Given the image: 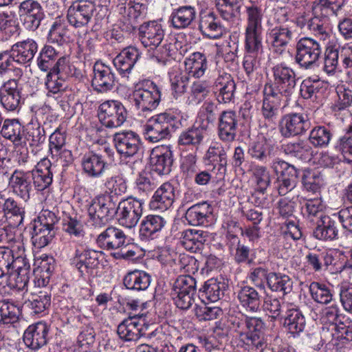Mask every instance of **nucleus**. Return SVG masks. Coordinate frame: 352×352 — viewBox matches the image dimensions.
Masks as SVG:
<instances>
[{
	"label": "nucleus",
	"instance_id": "4468645a",
	"mask_svg": "<svg viewBox=\"0 0 352 352\" xmlns=\"http://www.w3.org/2000/svg\"><path fill=\"white\" fill-rule=\"evenodd\" d=\"M76 68L69 60V58L63 56L52 72H49L45 80V86L49 92L57 94L65 89L64 78L73 76Z\"/></svg>",
	"mask_w": 352,
	"mask_h": 352
},
{
	"label": "nucleus",
	"instance_id": "49530a36",
	"mask_svg": "<svg viewBox=\"0 0 352 352\" xmlns=\"http://www.w3.org/2000/svg\"><path fill=\"white\" fill-rule=\"evenodd\" d=\"M206 232L195 229H188L182 232L181 243L182 246L191 252H197L202 250L206 241Z\"/></svg>",
	"mask_w": 352,
	"mask_h": 352
},
{
	"label": "nucleus",
	"instance_id": "13d9d810",
	"mask_svg": "<svg viewBox=\"0 0 352 352\" xmlns=\"http://www.w3.org/2000/svg\"><path fill=\"white\" fill-rule=\"evenodd\" d=\"M51 304V295L47 292L41 291L33 294L24 302L25 308L30 310V314H45Z\"/></svg>",
	"mask_w": 352,
	"mask_h": 352
},
{
	"label": "nucleus",
	"instance_id": "f257e3e1",
	"mask_svg": "<svg viewBox=\"0 0 352 352\" xmlns=\"http://www.w3.org/2000/svg\"><path fill=\"white\" fill-rule=\"evenodd\" d=\"M345 5V0H316L312 6V16L307 28L324 40L328 36L326 25L331 16H338Z\"/></svg>",
	"mask_w": 352,
	"mask_h": 352
},
{
	"label": "nucleus",
	"instance_id": "f03ea898",
	"mask_svg": "<svg viewBox=\"0 0 352 352\" xmlns=\"http://www.w3.org/2000/svg\"><path fill=\"white\" fill-rule=\"evenodd\" d=\"M161 98V88L153 81L145 80L136 85L129 99L135 109L146 113L158 107Z\"/></svg>",
	"mask_w": 352,
	"mask_h": 352
},
{
	"label": "nucleus",
	"instance_id": "7c9ffc66",
	"mask_svg": "<svg viewBox=\"0 0 352 352\" xmlns=\"http://www.w3.org/2000/svg\"><path fill=\"white\" fill-rule=\"evenodd\" d=\"M308 269L316 273L326 272L333 264L335 258L331 252L327 250L309 251L305 257Z\"/></svg>",
	"mask_w": 352,
	"mask_h": 352
},
{
	"label": "nucleus",
	"instance_id": "a18cd8bd",
	"mask_svg": "<svg viewBox=\"0 0 352 352\" xmlns=\"http://www.w3.org/2000/svg\"><path fill=\"white\" fill-rule=\"evenodd\" d=\"M314 236L320 241H327L338 238L336 222L327 215L320 216L313 232Z\"/></svg>",
	"mask_w": 352,
	"mask_h": 352
},
{
	"label": "nucleus",
	"instance_id": "79ce46f5",
	"mask_svg": "<svg viewBox=\"0 0 352 352\" xmlns=\"http://www.w3.org/2000/svg\"><path fill=\"white\" fill-rule=\"evenodd\" d=\"M229 242L228 243L230 251L232 252L234 259L236 263H252L254 254V250L244 243H241L239 238L234 234H229Z\"/></svg>",
	"mask_w": 352,
	"mask_h": 352
},
{
	"label": "nucleus",
	"instance_id": "9b49d317",
	"mask_svg": "<svg viewBox=\"0 0 352 352\" xmlns=\"http://www.w3.org/2000/svg\"><path fill=\"white\" fill-rule=\"evenodd\" d=\"M113 142L122 158H131L142 150V142L140 135L131 130H122L113 135Z\"/></svg>",
	"mask_w": 352,
	"mask_h": 352
},
{
	"label": "nucleus",
	"instance_id": "e2e57ef3",
	"mask_svg": "<svg viewBox=\"0 0 352 352\" xmlns=\"http://www.w3.org/2000/svg\"><path fill=\"white\" fill-rule=\"evenodd\" d=\"M246 25L245 30L263 31L262 8L256 5L251 4L245 6Z\"/></svg>",
	"mask_w": 352,
	"mask_h": 352
},
{
	"label": "nucleus",
	"instance_id": "4d7b16f0",
	"mask_svg": "<svg viewBox=\"0 0 352 352\" xmlns=\"http://www.w3.org/2000/svg\"><path fill=\"white\" fill-rule=\"evenodd\" d=\"M24 138L32 152L36 153L45 142V129L38 123H32L28 126Z\"/></svg>",
	"mask_w": 352,
	"mask_h": 352
},
{
	"label": "nucleus",
	"instance_id": "9d476101",
	"mask_svg": "<svg viewBox=\"0 0 352 352\" xmlns=\"http://www.w3.org/2000/svg\"><path fill=\"white\" fill-rule=\"evenodd\" d=\"M127 111L123 104L116 100H107L100 104L98 117L100 123L109 129L122 126L127 118Z\"/></svg>",
	"mask_w": 352,
	"mask_h": 352
},
{
	"label": "nucleus",
	"instance_id": "393cba45",
	"mask_svg": "<svg viewBox=\"0 0 352 352\" xmlns=\"http://www.w3.org/2000/svg\"><path fill=\"white\" fill-rule=\"evenodd\" d=\"M21 94L17 80L10 79L5 82L0 88V102L3 107L9 111L19 110L21 101Z\"/></svg>",
	"mask_w": 352,
	"mask_h": 352
},
{
	"label": "nucleus",
	"instance_id": "de8ad7c7",
	"mask_svg": "<svg viewBox=\"0 0 352 352\" xmlns=\"http://www.w3.org/2000/svg\"><path fill=\"white\" fill-rule=\"evenodd\" d=\"M3 214L10 226L17 228L23 224L25 210L23 204L16 201L14 198L8 197L5 200Z\"/></svg>",
	"mask_w": 352,
	"mask_h": 352
},
{
	"label": "nucleus",
	"instance_id": "5701e85b",
	"mask_svg": "<svg viewBox=\"0 0 352 352\" xmlns=\"http://www.w3.org/2000/svg\"><path fill=\"white\" fill-rule=\"evenodd\" d=\"M30 171L16 169L9 177L8 185L12 192L25 201L32 191V176Z\"/></svg>",
	"mask_w": 352,
	"mask_h": 352
},
{
	"label": "nucleus",
	"instance_id": "864d4df0",
	"mask_svg": "<svg viewBox=\"0 0 352 352\" xmlns=\"http://www.w3.org/2000/svg\"><path fill=\"white\" fill-rule=\"evenodd\" d=\"M184 65L185 70L190 76L199 78L208 69L207 58L203 53L194 52L185 60Z\"/></svg>",
	"mask_w": 352,
	"mask_h": 352
},
{
	"label": "nucleus",
	"instance_id": "a878e982",
	"mask_svg": "<svg viewBox=\"0 0 352 352\" xmlns=\"http://www.w3.org/2000/svg\"><path fill=\"white\" fill-rule=\"evenodd\" d=\"M141 55L142 52L138 47H126L113 58L114 67L122 76L128 77Z\"/></svg>",
	"mask_w": 352,
	"mask_h": 352
},
{
	"label": "nucleus",
	"instance_id": "20e7f679",
	"mask_svg": "<svg viewBox=\"0 0 352 352\" xmlns=\"http://www.w3.org/2000/svg\"><path fill=\"white\" fill-rule=\"evenodd\" d=\"M181 118L178 109H168L151 118L144 125L146 139L151 142H157L170 136V127Z\"/></svg>",
	"mask_w": 352,
	"mask_h": 352
},
{
	"label": "nucleus",
	"instance_id": "39448f33",
	"mask_svg": "<svg viewBox=\"0 0 352 352\" xmlns=\"http://www.w3.org/2000/svg\"><path fill=\"white\" fill-rule=\"evenodd\" d=\"M270 168L276 175L274 184L279 195L284 196L296 188L300 170L294 166L280 158H275L272 160Z\"/></svg>",
	"mask_w": 352,
	"mask_h": 352
},
{
	"label": "nucleus",
	"instance_id": "b1692460",
	"mask_svg": "<svg viewBox=\"0 0 352 352\" xmlns=\"http://www.w3.org/2000/svg\"><path fill=\"white\" fill-rule=\"evenodd\" d=\"M80 164L83 171L93 178L102 177L109 167V163L104 155L93 151L85 153Z\"/></svg>",
	"mask_w": 352,
	"mask_h": 352
},
{
	"label": "nucleus",
	"instance_id": "09e8293b",
	"mask_svg": "<svg viewBox=\"0 0 352 352\" xmlns=\"http://www.w3.org/2000/svg\"><path fill=\"white\" fill-rule=\"evenodd\" d=\"M237 299L247 311L255 313L260 310L261 296L252 287L246 285L241 287L237 292Z\"/></svg>",
	"mask_w": 352,
	"mask_h": 352
},
{
	"label": "nucleus",
	"instance_id": "7ed1b4c3",
	"mask_svg": "<svg viewBox=\"0 0 352 352\" xmlns=\"http://www.w3.org/2000/svg\"><path fill=\"white\" fill-rule=\"evenodd\" d=\"M272 80L265 85L264 90L284 97L287 100L294 93L296 74L285 63L275 65L272 68Z\"/></svg>",
	"mask_w": 352,
	"mask_h": 352
},
{
	"label": "nucleus",
	"instance_id": "ea45409f",
	"mask_svg": "<svg viewBox=\"0 0 352 352\" xmlns=\"http://www.w3.org/2000/svg\"><path fill=\"white\" fill-rule=\"evenodd\" d=\"M206 128L207 126H192L184 130L178 138L179 146L190 148L192 151H197L204 142Z\"/></svg>",
	"mask_w": 352,
	"mask_h": 352
},
{
	"label": "nucleus",
	"instance_id": "3c124183",
	"mask_svg": "<svg viewBox=\"0 0 352 352\" xmlns=\"http://www.w3.org/2000/svg\"><path fill=\"white\" fill-rule=\"evenodd\" d=\"M283 146L284 152L287 155H289L300 160H310L314 155V150L311 144L309 142L304 140L288 142Z\"/></svg>",
	"mask_w": 352,
	"mask_h": 352
},
{
	"label": "nucleus",
	"instance_id": "052dcab7",
	"mask_svg": "<svg viewBox=\"0 0 352 352\" xmlns=\"http://www.w3.org/2000/svg\"><path fill=\"white\" fill-rule=\"evenodd\" d=\"M263 32L261 30H245L244 50L245 52L263 53Z\"/></svg>",
	"mask_w": 352,
	"mask_h": 352
},
{
	"label": "nucleus",
	"instance_id": "c9c22d12",
	"mask_svg": "<svg viewBox=\"0 0 352 352\" xmlns=\"http://www.w3.org/2000/svg\"><path fill=\"white\" fill-rule=\"evenodd\" d=\"M37 50L38 45L36 42L32 38H28L23 41L17 42L14 44L10 49L12 58L15 63L19 65L30 64L33 60Z\"/></svg>",
	"mask_w": 352,
	"mask_h": 352
},
{
	"label": "nucleus",
	"instance_id": "412c9836",
	"mask_svg": "<svg viewBox=\"0 0 352 352\" xmlns=\"http://www.w3.org/2000/svg\"><path fill=\"white\" fill-rule=\"evenodd\" d=\"M239 116L232 110L223 111L218 117V136L224 142H233L237 133Z\"/></svg>",
	"mask_w": 352,
	"mask_h": 352
},
{
	"label": "nucleus",
	"instance_id": "bb28decb",
	"mask_svg": "<svg viewBox=\"0 0 352 352\" xmlns=\"http://www.w3.org/2000/svg\"><path fill=\"white\" fill-rule=\"evenodd\" d=\"M292 32L287 27L276 26L267 33V43L273 53L283 55L292 38Z\"/></svg>",
	"mask_w": 352,
	"mask_h": 352
},
{
	"label": "nucleus",
	"instance_id": "72a5a7b5",
	"mask_svg": "<svg viewBox=\"0 0 352 352\" xmlns=\"http://www.w3.org/2000/svg\"><path fill=\"white\" fill-rule=\"evenodd\" d=\"M135 317L129 316L118 326L117 333L123 341L136 342L143 337L146 323L136 321Z\"/></svg>",
	"mask_w": 352,
	"mask_h": 352
},
{
	"label": "nucleus",
	"instance_id": "473e14b6",
	"mask_svg": "<svg viewBox=\"0 0 352 352\" xmlns=\"http://www.w3.org/2000/svg\"><path fill=\"white\" fill-rule=\"evenodd\" d=\"M166 224V220L160 215L148 214L142 221L139 236L142 241H147L158 236Z\"/></svg>",
	"mask_w": 352,
	"mask_h": 352
},
{
	"label": "nucleus",
	"instance_id": "1a4fd4ad",
	"mask_svg": "<svg viewBox=\"0 0 352 352\" xmlns=\"http://www.w3.org/2000/svg\"><path fill=\"white\" fill-rule=\"evenodd\" d=\"M144 201L134 197L122 199L116 206L119 223L127 228H134L143 214Z\"/></svg>",
	"mask_w": 352,
	"mask_h": 352
},
{
	"label": "nucleus",
	"instance_id": "f8f14e48",
	"mask_svg": "<svg viewBox=\"0 0 352 352\" xmlns=\"http://www.w3.org/2000/svg\"><path fill=\"white\" fill-rule=\"evenodd\" d=\"M311 128L308 116L302 113H289L284 115L279 121L280 135L290 138L305 134Z\"/></svg>",
	"mask_w": 352,
	"mask_h": 352
},
{
	"label": "nucleus",
	"instance_id": "a211bd4d",
	"mask_svg": "<svg viewBox=\"0 0 352 352\" xmlns=\"http://www.w3.org/2000/svg\"><path fill=\"white\" fill-rule=\"evenodd\" d=\"M150 162L153 172L160 175L169 174L173 163L170 146L162 145L153 148L150 155Z\"/></svg>",
	"mask_w": 352,
	"mask_h": 352
},
{
	"label": "nucleus",
	"instance_id": "2f4dec72",
	"mask_svg": "<svg viewBox=\"0 0 352 352\" xmlns=\"http://www.w3.org/2000/svg\"><path fill=\"white\" fill-rule=\"evenodd\" d=\"M212 213L213 207L207 201H202L186 210L185 219L191 226H203L210 221Z\"/></svg>",
	"mask_w": 352,
	"mask_h": 352
},
{
	"label": "nucleus",
	"instance_id": "aec40b11",
	"mask_svg": "<svg viewBox=\"0 0 352 352\" xmlns=\"http://www.w3.org/2000/svg\"><path fill=\"white\" fill-rule=\"evenodd\" d=\"M50 327L45 322H38L30 325L24 331L23 339L27 347L38 350L47 344Z\"/></svg>",
	"mask_w": 352,
	"mask_h": 352
},
{
	"label": "nucleus",
	"instance_id": "4be33fe9",
	"mask_svg": "<svg viewBox=\"0 0 352 352\" xmlns=\"http://www.w3.org/2000/svg\"><path fill=\"white\" fill-rule=\"evenodd\" d=\"M284 97L269 92L263 89V100L261 107V114L264 118L265 126H274L279 116L280 107Z\"/></svg>",
	"mask_w": 352,
	"mask_h": 352
},
{
	"label": "nucleus",
	"instance_id": "423d86ee",
	"mask_svg": "<svg viewBox=\"0 0 352 352\" xmlns=\"http://www.w3.org/2000/svg\"><path fill=\"white\" fill-rule=\"evenodd\" d=\"M322 47L316 40L305 36L296 44L295 63L303 69H312L318 66L321 58Z\"/></svg>",
	"mask_w": 352,
	"mask_h": 352
},
{
	"label": "nucleus",
	"instance_id": "cd10ccee",
	"mask_svg": "<svg viewBox=\"0 0 352 352\" xmlns=\"http://www.w3.org/2000/svg\"><path fill=\"white\" fill-rule=\"evenodd\" d=\"M138 30L141 42L145 47H157L164 38L165 30L162 25L156 21L144 23L140 25Z\"/></svg>",
	"mask_w": 352,
	"mask_h": 352
},
{
	"label": "nucleus",
	"instance_id": "58836bf2",
	"mask_svg": "<svg viewBox=\"0 0 352 352\" xmlns=\"http://www.w3.org/2000/svg\"><path fill=\"white\" fill-rule=\"evenodd\" d=\"M51 162L46 158L38 162L36 169L31 172L32 182L37 190L42 191L48 188L52 182L53 173Z\"/></svg>",
	"mask_w": 352,
	"mask_h": 352
},
{
	"label": "nucleus",
	"instance_id": "f3484780",
	"mask_svg": "<svg viewBox=\"0 0 352 352\" xmlns=\"http://www.w3.org/2000/svg\"><path fill=\"white\" fill-rule=\"evenodd\" d=\"M245 329L244 333L246 344L262 351L266 346L265 333L266 325L261 318L245 317Z\"/></svg>",
	"mask_w": 352,
	"mask_h": 352
},
{
	"label": "nucleus",
	"instance_id": "680f3d73",
	"mask_svg": "<svg viewBox=\"0 0 352 352\" xmlns=\"http://www.w3.org/2000/svg\"><path fill=\"white\" fill-rule=\"evenodd\" d=\"M311 298L320 304L327 305L333 300V292L329 286L318 282H312L309 287Z\"/></svg>",
	"mask_w": 352,
	"mask_h": 352
},
{
	"label": "nucleus",
	"instance_id": "ddd939ff",
	"mask_svg": "<svg viewBox=\"0 0 352 352\" xmlns=\"http://www.w3.org/2000/svg\"><path fill=\"white\" fill-rule=\"evenodd\" d=\"M19 20L25 29L36 31L45 18L41 4L36 0H24L18 6Z\"/></svg>",
	"mask_w": 352,
	"mask_h": 352
},
{
	"label": "nucleus",
	"instance_id": "c756f323",
	"mask_svg": "<svg viewBox=\"0 0 352 352\" xmlns=\"http://www.w3.org/2000/svg\"><path fill=\"white\" fill-rule=\"evenodd\" d=\"M175 199L174 186L168 182L164 183L154 192L149 206L154 210L165 211L169 209Z\"/></svg>",
	"mask_w": 352,
	"mask_h": 352
},
{
	"label": "nucleus",
	"instance_id": "dca6fc26",
	"mask_svg": "<svg viewBox=\"0 0 352 352\" xmlns=\"http://www.w3.org/2000/svg\"><path fill=\"white\" fill-rule=\"evenodd\" d=\"M91 86L98 93H106L116 85V76L112 68L101 61H96L93 69Z\"/></svg>",
	"mask_w": 352,
	"mask_h": 352
},
{
	"label": "nucleus",
	"instance_id": "e433bc0d",
	"mask_svg": "<svg viewBox=\"0 0 352 352\" xmlns=\"http://www.w3.org/2000/svg\"><path fill=\"white\" fill-rule=\"evenodd\" d=\"M199 30L202 35L212 39L220 38L225 32L224 28L212 12L200 14Z\"/></svg>",
	"mask_w": 352,
	"mask_h": 352
},
{
	"label": "nucleus",
	"instance_id": "6e6d98bb",
	"mask_svg": "<svg viewBox=\"0 0 352 352\" xmlns=\"http://www.w3.org/2000/svg\"><path fill=\"white\" fill-rule=\"evenodd\" d=\"M23 126L17 119H6L0 128L1 135L14 144L22 143Z\"/></svg>",
	"mask_w": 352,
	"mask_h": 352
},
{
	"label": "nucleus",
	"instance_id": "37998d69",
	"mask_svg": "<svg viewBox=\"0 0 352 352\" xmlns=\"http://www.w3.org/2000/svg\"><path fill=\"white\" fill-rule=\"evenodd\" d=\"M228 288V285L223 280L210 278L199 289V298H205L212 302H217L224 296Z\"/></svg>",
	"mask_w": 352,
	"mask_h": 352
},
{
	"label": "nucleus",
	"instance_id": "8fccbe9b",
	"mask_svg": "<svg viewBox=\"0 0 352 352\" xmlns=\"http://www.w3.org/2000/svg\"><path fill=\"white\" fill-rule=\"evenodd\" d=\"M59 52L52 45L45 44L40 50L36 58L38 67L43 72H52L58 62L63 57H59Z\"/></svg>",
	"mask_w": 352,
	"mask_h": 352
},
{
	"label": "nucleus",
	"instance_id": "0eeeda50",
	"mask_svg": "<svg viewBox=\"0 0 352 352\" xmlns=\"http://www.w3.org/2000/svg\"><path fill=\"white\" fill-rule=\"evenodd\" d=\"M196 291L195 278L190 275H182L175 280L170 296L177 307L186 310L193 304Z\"/></svg>",
	"mask_w": 352,
	"mask_h": 352
},
{
	"label": "nucleus",
	"instance_id": "6ab92c4d",
	"mask_svg": "<svg viewBox=\"0 0 352 352\" xmlns=\"http://www.w3.org/2000/svg\"><path fill=\"white\" fill-rule=\"evenodd\" d=\"M101 254V252L90 249H76L72 259V264L78 270L81 276L90 274L94 270L98 267Z\"/></svg>",
	"mask_w": 352,
	"mask_h": 352
},
{
	"label": "nucleus",
	"instance_id": "a19ab883",
	"mask_svg": "<svg viewBox=\"0 0 352 352\" xmlns=\"http://www.w3.org/2000/svg\"><path fill=\"white\" fill-rule=\"evenodd\" d=\"M196 16L197 12L194 6H179L172 11L170 21L174 29L182 30L190 27Z\"/></svg>",
	"mask_w": 352,
	"mask_h": 352
},
{
	"label": "nucleus",
	"instance_id": "f704fd0d",
	"mask_svg": "<svg viewBox=\"0 0 352 352\" xmlns=\"http://www.w3.org/2000/svg\"><path fill=\"white\" fill-rule=\"evenodd\" d=\"M213 89L219 103H228L234 98L236 84L230 74L224 73L215 79Z\"/></svg>",
	"mask_w": 352,
	"mask_h": 352
},
{
	"label": "nucleus",
	"instance_id": "6e6552de",
	"mask_svg": "<svg viewBox=\"0 0 352 352\" xmlns=\"http://www.w3.org/2000/svg\"><path fill=\"white\" fill-rule=\"evenodd\" d=\"M89 223L95 228L104 227L109 217L116 214V204L111 196L101 195L95 197L87 208Z\"/></svg>",
	"mask_w": 352,
	"mask_h": 352
},
{
	"label": "nucleus",
	"instance_id": "5fc2aeb1",
	"mask_svg": "<svg viewBox=\"0 0 352 352\" xmlns=\"http://www.w3.org/2000/svg\"><path fill=\"white\" fill-rule=\"evenodd\" d=\"M267 287L273 292L280 293L285 296L292 291L293 280L285 274L270 272L267 276Z\"/></svg>",
	"mask_w": 352,
	"mask_h": 352
},
{
	"label": "nucleus",
	"instance_id": "338daca9",
	"mask_svg": "<svg viewBox=\"0 0 352 352\" xmlns=\"http://www.w3.org/2000/svg\"><path fill=\"white\" fill-rule=\"evenodd\" d=\"M20 307L10 301H0V322L12 324L19 320Z\"/></svg>",
	"mask_w": 352,
	"mask_h": 352
},
{
	"label": "nucleus",
	"instance_id": "2eb2a0df",
	"mask_svg": "<svg viewBox=\"0 0 352 352\" xmlns=\"http://www.w3.org/2000/svg\"><path fill=\"white\" fill-rule=\"evenodd\" d=\"M95 10V4L90 1H76L67 10L68 21L75 28L83 27L90 21Z\"/></svg>",
	"mask_w": 352,
	"mask_h": 352
},
{
	"label": "nucleus",
	"instance_id": "c85d7f7f",
	"mask_svg": "<svg viewBox=\"0 0 352 352\" xmlns=\"http://www.w3.org/2000/svg\"><path fill=\"white\" fill-rule=\"evenodd\" d=\"M126 236L120 228L109 226L100 233L96 239L97 244L106 250L121 248L126 245Z\"/></svg>",
	"mask_w": 352,
	"mask_h": 352
},
{
	"label": "nucleus",
	"instance_id": "603ef678",
	"mask_svg": "<svg viewBox=\"0 0 352 352\" xmlns=\"http://www.w3.org/2000/svg\"><path fill=\"white\" fill-rule=\"evenodd\" d=\"M151 281V276L141 270L128 272L123 278V284L126 289L134 291L146 290Z\"/></svg>",
	"mask_w": 352,
	"mask_h": 352
},
{
	"label": "nucleus",
	"instance_id": "0e129e2a",
	"mask_svg": "<svg viewBox=\"0 0 352 352\" xmlns=\"http://www.w3.org/2000/svg\"><path fill=\"white\" fill-rule=\"evenodd\" d=\"M301 182L303 188L312 192H318L323 184L322 175L318 170L314 169H305L303 170Z\"/></svg>",
	"mask_w": 352,
	"mask_h": 352
},
{
	"label": "nucleus",
	"instance_id": "774afa93",
	"mask_svg": "<svg viewBox=\"0 0 352 352\" xmlns=\"http://www.w3.org/2000/svg\"><path fill=\"white\" fill-rule=\"evenodd\" d=\"M143 337L146 338L151 343L161 346L168 342L170 335L166 333L160 326L153 329V325L146 323Z\"/></svg>",
	"mask_w": 352,
	"mask_h": 352
},
{
	"label": "nucleus",
	"instance_id": "bf43d9fd",
	"mask_svg": "<svg viewBox=\"0 0 352 352\" xmlns=\"http://www.w3.org/2000/svg\"><path fill=\"white\" fill-rule=\"evenodd\" d=\"M333 133L329 127L317 125L309 132L308 140L314 148H326L330 144Z\"/></svg>",
	"mask_w": 352,
	"mask_h": 352
},
{
	"label": "nucleus",
	"instance_id": "4c0bfd02",
	"mask_svg": "<svg viewBox=\"0 0 352 352\" xmlns=\"http://www.w3.org/2000/svg\"><path fill=\"white\" fill-rule=\"evenodd\" d=\"M276 149L265 137H261L250 143L248 153L252 159L267 162L274 155Z\"/></svg>",
	"mask_w": 352,
	"mask_h": 352
},
{
	"label": "nucleus",
	"instance_id": "c03bdc74",
	"mask_svg": "<svg viewBox=\"0 0 352 352\" xmlns=\"http://www.w3.org/2000/svg\"><path fill=\"white\" fill-rule=\"evenodd\" d=\"M283 327L293 337H296L302 332L306 326V319L298 309H288L283 317Z\"/></svg>",
	"mask_w": 352,
	"mask_h": 352
},
{
	"label": "nucleus",
	"instance_id": "69168bd1",
	"mask_svg": "<svg viewBox=\"0 0 352 352\" xmlns=\"http://www.w3.org/2000/svg\"><path fill=\"white\" fill-rule=\"evenodd\" d=\"M339 57L340 55L335 46L330 45L326 48L322 71L328 76L336 74L338 68Z\"/></svg>",
	"mask_w": 352,
	"mask_h": 352
}]
</instances>
